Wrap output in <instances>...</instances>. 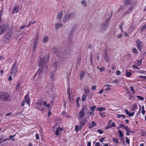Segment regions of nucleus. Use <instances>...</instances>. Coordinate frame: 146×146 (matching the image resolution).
Returning a JSON list of instances; mask_svg holds the SVG:
<instances>
[{"mask_svg":"<svg viewBox=\"0 0 146 146\" xmlns=\"http://www.w3.org/2000/svg\"><path fill=\"white\" fill-rule=\"evenodd\" d=\"M105 113L104 112L102 113L101 112H100V115L103 117H105L106 116V115H105L104 114Z\"/></svg>","mask_w":146,"mask_h":146,"instance_id":"nucleus-37","label":"nucleus"},{"mask_svg":"<svg viewBox=\"0 0 146 146\" xmlns=\"http://www.w3.org/2000/svg\"><path fill=\"white\" fill-rule=\"evenodd\" d=\"M125 8V7L123 5H122L119 8V9L118 10V11H120L121 10Z\"/></svg>","mask_w":146,"mask_h":146,"instance_id":"nucleus-39","label":"nucleus"},{"mask_svg":"<svg viewBox=\"0 0 146 146\" xmlns=\"http://www.w3.org/2000/svg\"><path fill=\"white\" fill-rule=\"evenodd\" d=\"M112 140L114 142L117 143L118 142L117 139L115 137H114L112 138Z\"/></svg>","mask_w":146,"mask_h":146,"instance_id":"nucleus-30","label":"nucleus"},{"mask_svg":"<svg viewBox=\"0 0 146 146\" xmlns=\"http://www.w3.org/2000/svg\"><path fill=\"white\" fill-rule=\"evenodd\" d=\"M98 132L100 134H102L103 133V131L101 129H98Z\"/></svg>","mask_w":146,"mask_h":146,"instance_id":"nucleus-47","label":"nucleus"},{"mask_svg":"<svg viewBox=\"0 0 146 146\" xmlns=\"http://www.w3.org/2000/svg\"><path fill=\"white\" fill-rule=\"evenodd\" d=\"M90 89H86L85 90V93L86 94L88 93H90Z\"/></svg>","mask_w":146,"mask_h":146,"instance_id":"nucleus-53","label":"nucleus"},{"mask_svg":"<svg viewBox=\"0 0 146 146\" xmlns=\"http://www.w3.org/2000/svg\"><path fill=\"white\" fill-rule=\"evenodd\" d=\"M80 100V98H77L76 100V103L77 106H79V101Z\"/></svg>","mask_w":146,"mask_h":146,"instance_id":"nucleus-31","label":"nucleus"},{"mask_svg":"<svg viewBox=\"0 0 146 146\" xmlns=\"http://www.w3.org/2000/svg\"><path fill=\"white\" fill-rule=\"evenodd\" d=\"M76 14L75 13H67L65 14L63 18L62 22L65 23L67 22L69 20L73 19L75 17Z\"/></svg>","mask_w":146,"mask_h":146,"instance_id":"nucleus-2","label":"nucleus"},{"mask_svg":"<svg viewBox=\"0 0 146 146\" xmlns=\"http://www.w3.org/2000/svg\"><path fill=\"white\" fill-rule=\"evenodd\" d=\"M17 62L16 61L13 64L11 69V70L10 72V74L11 75L14 76L15 75L17 71Z\"/></svg>","mask_w":146,"mask_h":146,"instance_id":"nucleus-5","label":"nucleus"},{"mask_svg":"<svg viewBox=\"0 0 146 146\" xmlns=\"http://www.w3.org/2000/svg\"><path fill=\"white\" fill-rule=\"evenodd\" d=\"M10 99L11 96L7 93H3L0 95V101H9Z\"/></svg>","mask_w":146,"mask_h":146,"instance_id":"nucleus-4","label":"nucleus"},{"mask_svg":"<svg viewBox=\"0 0 146 146\" xmlns=\"http://www.w3.org/2000/svg\"><path fill=\"white\" fill-rule=\"evenodd\" d=\"M118 131L119 134L120 136H123V134L122 133V132L120 130H118Z\"/></svg>","mask_w":146,"mask_h":146,"instance_id":"nucleus-49","label":"nucleus"},{"mask_svg":"<svg viewBox=\"0 0 146 146\" xmlns=\"http://www.w3.org/2000/svg\"><path fill=\"white\" fill-rule=\"evenodd\" d=\"M96 108V106H91L90 108V110L92 111H94L95 109Z\"/></svg>","mask_w":146,"mask_h":146,"instance_id":"nucleus-28","label":"nucleus"},{"mask_svg":"<svg viewBox=\"0 0 146 146\" xmlns=\"http://www.w3.org/2000/svg\"><path fill=\"white\" fill-rule=\"evenodd\" d=\"M49 39V38L47 36H45L43 38V42L44 43L47 42Z\"/></svg>","mask_w":146,"mask_h":146,"instance_id":"nucleus-19","label":"nucleus"},{"mask_svg":"<svg viewBox=\"0 0 146 146\" xmlns=\"http://www.w3.org/2000/svg\"><path fill=\"white\" fill-rule=\"evenodd\" d=\"M63 15V12L62 11H61L58 13L57 16V17L59 20H60L61 19Z\"/></svg>","mask_w":146,"mask_h":146,"instance_id":"nucleus-15","label":"nucleus"},{"mask_svg":"<svg viewBox=\"0 0 146 146\" xmlns=\"http://www.w3.org/2000/svg\"><path fill=\"white\" fill-rule=\"evenodd\" d=\"M133 3L132 0H125L124 4L125 5H130Z\"/></svg>","mask_w":146,"mask_h":146,"instance_id":"nucleus-14","label":"nucleus"},{"mask_svg":"<svg viewBox=\"0 0 146 146\" xmlns=\"http://www.w3.org/2000/svg\"><path fill=\"white\" fill-rule=\"evenodd\" d=\"M136 42L137 43L136 46L138 49L140 51L141 50L143 47V43L139 40H137Z\"/></svg>","mask_w":146,"mask_h":146,"instance_id":"nucleus-9","label":"nucleus"},{"mask_svg":"<svg viewBox=\"0 0 146 146\" xmlns=\"http://www.w3.org/2000/svg\"><path fill=\"white\" fill-rule=\"evenodd\" d=\"M133 51L135 54L137 53V50L135 48H134L133 49Z\"/></svg>","mask_w":146,"mask_h":146,"instance_id":"nucleus-51","label":"nucleus"},{"mask_svg":"<svg viewBox=\"0 0 146 146\" xmlns=\"http://www.w3.org/2000/svg\"><path fill=\"white\" fill-rule=\"evenodd\" d=\"M88 108L85 106H83L82 109L80 111L78 115V119L81 120L85 114L87 112Z\"/></svg>","mask_w":146,"mask_h":146,"instance_id":"nucleus-3","label":"nucleus"},{"mask_svg":"<svg viewBox=\"0 0 146 146\" xmlns=\"http://www.w3.org/2000/svg\"><path fill=\"white\" fill-rule=\"evenodd\" d=\"M57 58L60 61H62L63 60L65 57L66 54L64 52L58 51L56 54Z\"/></svg>","mask_w":146,"mask_h":146,"instance_id":"nucleus-6","label":"nucleus"},{"mask_svg":"<svg viewBox=\"0 0 146 146\" xmlns=\"http://www.w3.org/2000/svg\"><path fill=\"white\" fill-rule=\"evenodd\" d=\"M25 102L26 101L25 100L23 101L21 103V106H23L25 105Z\"/></svg>","mask_w":146,"mask_h":146,"instance_id":"nucleus-60","label":"nucleus"},{"mask_svg":"<svg viewBox=\"0 0 146 146\" xmlns=\"http://www.w3.org/2000/svg\"><path fill=\"white\" fill-rule=\"evenodd\" d=\"M122 34L120 33L118 35L117 37L119 38H121L122 36Z\"/></svg>","mask_w":146,"mask_h":146,"instance_id":"nucleus-54","label":"nucleus"},{"mask_svg":"<svg viewBox=\"0 0 146 146\" xmlns=\"http://www.w3.org/2000/svg\"><path fill=\"white\" fill-rule=\"evenodd\" d=\"M36 109L40 111H43V108L42 107V103L40 100L38 101L36 105Z\"/></svg>","mask_w":146,"mask_h":146,"instance_id":"nucleus-7","label":"nucleus"},{"mask_svg":"<svg viewBox=\"0 0 146 146\" xmlns=\"http://www.w3.org/2000/svg\"><path fill=\"white\" fill-rule=\"evenodd\" d=\"M126 76L127 77H130L131 75V73L129 72H127L126 73Z\"/></svg>","mask_w":146,"mask_h":146,"instance_id":"nucleus-33","label":"nucleus"},{"mask_svg":"<svg viewBox=\"0 0 146 146\" xmlns=\"http://www.w3.org/2000/svg\"><path fill=\"white\" fill-rule=\"evenodd\" d=\"M62 129L60 128V127H59L56 129L55 131V134L56 135H58L60 134L59 131H62Z\"/></svg>","mask_w":146,"mask_h":146,"instance_id":"nucleus-13","label":"nucleus"},{"mask_svg":"<svg viewBox=\"0 0 146 146\" xmlns=\"http://www.w3.org/2000/svg\"><path fill=\"white\" fill-rule=\"evenodd\" d=\"M126 131H129V128L127 126H125L124 128Z\"/></svg>","mask_w":146,"mask_h":146,"instance_id":"nucleus-48","label":"nucleus"},{"mask_svg":"<svg viewBox=\"0 0 146 146\" xmlns=\"http://www.w3.org/2000/svg\"><path fill=\"white\" fill-rule=\"evenodd\" d=\"M87 122V120L86 118L80 121V128L81 130L82 128L86 124Z\"/></svg>","mask_w":146,"mask_h":146,"instance_id":"nucleus-11","label":"nucleus"},{"mask_svg":"<svg viewBox=\"0 0 146 146\" xmlns=\"http://www.w3.org/2000/svg\"><path fill=\"white\" fill-rule=\"evenodd\" d=\"M121 72L120 71L117 70L116 72V74L117 75H119L120 74Z\"/></svg>","mask_w":146,"mask_h":146,"instance_id":"nucleus-61","label":"nucleus"},{"mask_svg":"<svg viewBox=\"0 0 146 146\" xmlns=\"http://www.w3.org/2000/svg\"><path fill=\"white\" fill-rule=\"evenodd\" d=\"M80 129V126H79L78 125H76L75 126V130L76 131H78L79 129Z\"/></svg>","mask_w":146,"mask_h":146,"instance_id":"nucleus-29","label":"nucleus"},{"mask_svg":"<svg viewBox=\"0 0 146 146\" xmlns=\"http://www.w3.org/2000/svg\"><path fill=\"white\" fill-rule=\"evenodd\" d=\"M137 97L139 100H144V98L142 96H137Z\"/></svg>","mask_w":146,"mask_h":146,"instance_id":"nucleus-34","label":"nucleus"},{"mask_svg":"<svg viewBox=\"0 0 146 146\" xmlns=\"http://www.w3.org/2000/svg\"><path fill=\"white\" fill-rule=\"evenodd\" d=\"M108 49L106 48L104 50V55H107Z\"/></svg>","mask_w":146,"mask_h":146,"instance_id":"nucleus-50","label":"nucleus"},{"mask_svg":"<svg viewBox=\"0 0 146 146\" xmlns=\"http://www.w3.org/2000/svg\"><path fill=\"white\" fill-rule=\"evenodd\" d=\"M20 82H19L18 83V84L17 85L16 88L17 89L19 90L20 88Z\"/></svg>","mask_w":146,"mask_h":146,"instance_id":"nucleus-42","label":"nucleus"},{"mask_svg":"<svg viewBox=\"0 0 146 146\" xmlns=\"http://www.w3.org/2000/svg\"><path fill=\"white\" fill-rule=\"evenodd\" d=\"M86 95H83L82 98V101H85L86 99Z\"/></svg>","mask_w":146,"mask_h":146,"instance_id":"nucleus-25","label":"nucleus"},{"mask_svg":"<svg viewBox=\"0 0 146 146\" xmlns=\"http://www.w3.org/2000/svg\"><path fill=\"white\" fill-rule=\"evenodd\" d=\"M136 62L137 63L136 64L138 66H140L142 63V60H137Z\"/></svg>","mask_w":146,"mask_h":146,"instance_id":"nucleus-27","label":"nucleus"},{"mask_svg":"<svg viewBox=\"0 0 146 146\" xmlns=\"http://www.w3.org/2000/svg\"><path fill=\"white\" fill-rule=\"evenodd\" d=\"M90 60L91 61V62L92 63V53L91 52L90 54Z\"/></svg>","mask_w":146,"mask_h":146,"instance_id":"nucleus-43","label":"nucleus"},{"mask_svg":"<svg viewBox=\"0 0 146 146\" xmlns=\"http://www.w3.org/2000/svg\"><path fill=\"white\" fill-rule=\"evenodd\" d=\"M37 46V44H33V51H35L36 50V47Z\"/></svg>","mask_w":146,"mask_h":146,"instance_id":"nucleus-40","label":"nucleus"},{"mask_svg":"<svg viewBox=\"0 0 146 146\" xmlns=\"http://www.w3.org/2000/svg\"><path fill=\"white\" fill-rule=\"evenodd\" d=\"M8 29V27L5 24L1 26L0 27V35H2Z\"/></svg>","mask_w":146,"mask_h":146,"instance_id":"nucleus-8","label":"nucleus"},{"mask_svg":"<svg viewBox=\"0 0 146 146\" xmlns=\"http://www.w3.org/2000/svg\"><path fill=\"white\" fill-rule=\"evenodd\" d=\"M25 99L26 100H28V99H30V98H29V96L28 94H27L25 96Z\"/></svg>","mask_w":146,"mask_h":146,"instance_id":"nucleus-44","label":"nucleus"},{"mask_svg":"<svg viewBox=\"0 0 146 146\" xmlns=\"http://www.w3.org/2000/svg\"><path fill=\"white\" fill-rule=\"evenodd\" d=\"M119 27L120 28V29L121 30V32H123V29H122V24L121 23L120 25H119Z\"/></svg>","mask_w":146,"mask_h":146,"instance_id":"nucleus-57","label":"nucleus"},{"mask_svg":"<svg viewBox=\"0 0 146 146\" xmlns=\"http://www.w3.org/2000/svg\"><path fill=\"white\" fill-rule=\"evenodd\" d=\"M109 125L110 126V127H115V124L114 122H112V123H111V124Z\"/></svg>","mask_w":146,"mask_h":146,"instance_id":"nucleus-36","label":"nucleus"},{"mask_svg":"<svg viewBox=\"0 0 146 146\" xmlns=\"http://www.w3.org/2000/svg\"><path fill=\"white\" fill-rule=\"evenodd\" d=\"M18 7L17 6L14 7L13 11L12 12V14L17 13H18Z\"/></svg>","mask_w":146,"mask_h":146,"instance_id":"nucleus-16","label":"nucleus"},{"mask_svg":"<svg viewBox=\"0 0 146 146\" xmlns=\"http://www.w3.org/2000/svg\"><path fill=\"white\" fill-rule=\"evenodd\" d=\"M81 4L82 5H83L84 7H86L87 6V3L86 2L84 1L83 0L81 2Z\"/></svg>","mask_w":146,"mask_h":146,"instance_id":"nucleus-23","label":"nucleus"},{"mask_svg":"<svg viewBox=\"0 0 146 146\" xmlns=\"http://www.w3.org/2000/svg\"><path fill=\"white\" fill-rule=\"evenodd\" d=\"M104 57L106 61L107 62H108L110 60V59L109 56L108 55H104Z\"/></svg>","mask_w":146,"mask_h":146,"instance_id":"nucleus-22","label":"nucleus"},{"mask_svg":"<svg viewBox=\"0 0 146 146\" xmlns=\"http://www.w3.org/2000/svg\"><path fill=\"white\" fill-rule=\"evenodd\" d=\"M134 114H135V113L134 112H132V113H129V114L128 115L130 116H132Z\"/></svg>","mask_w":146,"mask_h":146,"instance_id":"nucleus-45","label":"nucleus"},{"mask_svg":"<svg viewBox=\"0 0 146 146\" xmlns=\"http://www.w3.org/2000/svg\"><path fill=\"white\" fill-rule=\"evenodd\" d=\"M106 110V108H105L103 107H101L99 108H96V110L98 111H104Z\"/></svg>","mask_w":146,"mask_h":146,"instance_id":"nucleus-21","label":"nucleus"},{"mask_svg":"<svg viewBox=\"0 0 146 146\" xmlns=\"http://www.w3.org/2000/svg\"><path fill=\"white\" fill-rule=\"evenodd\" d=\"M62 26L63 24L61 23H56L55 25V28L56 29H58Z\"/></svg>","mask_w":146,"mask_h":146,"instance_id":"nucleus-17","label":"nucleus"},{"mask_svg":"<svg viewBox=\"0 0 146 146\" xmlns=\"http://www.w3.org/2000/svg\"><path fill=\"white\" fill-rule=\"evenodd\" d=\"M133 9V8L132 7V6H131L129 8V9L128 10H127V12H128V13H130Z\"/></svg>","mask_w":146,"mask_h":146,"instance_id":"nucleus-38","label":"nucleus"},{"mask_svg":"<svg viewBox=\"0 0 146 146\" xmlns=\"http://www.w3.org/2000/svg\"><path fill=\"white\" fill-rule=\"evenodd\" d=\"M132 67L134 69H139V68H138V67L135 66V65H133L132 66Z\"/></svg>","mask_w":146,"mask_h":146,"instance_id":"nucleus-55","label":"nucleus"},{"mask_svg":"<svg viewBox=\"0 0 146 146\" xmlns=\"http://www.w3.org/2000/svg\"><path fill=\"white\" fill-rule=\"evenodd\" d=\"M36 139H39V135L38 134H36Z\"/></svg>","mask_w":146,"mask_h":146,"instance_id":"nucleus-63","label":"nucleus"},{"mask_svg":"<svg viewBox=\"0 0 146 146\" xmlns=\"http://www.w3.org/2000/svg\"><path fill=\"white\" fill-rule=\"evenodd\" d=\"M137 105L136 104H134L132 107L131 109L133 110H135L137 109Z\"/></svg>","mask_w":146,"mask_h":146,"instance_id":"nucleus-24","label":"nucleus"},{"mask_svg":"<svg viewBox=\"0 0 146 146\" xmlns=\"http://www.w3.org/2000/svg\"><path fill=\"white\" fill-rule=\"evenodd\" d=\"M30 102V99H28L26 100V102L27 104L29 105V106H30V104H29Z\"/></svg>","mask_w":146,"mask_h":146,"instance_id":"nucleus-46","label":"nucleus"},{"mask_svg":"<svg viewBox=\"0 0 146 146\" xmlns=\"http://www.w3.org/2000/svg\"><path fill=\"white\" fill-rule=\"evenodd\" d=\"M43 104L45 106L47 107H48L50 106L49 104H47V102L46 101L44 102Z\"/></svg>","mask_w":146,"mask_h":146,"instance_id":"nucleus-32","label":"nucleus"},{"mask_svg":"<svg viewBox=\"0 0 146 146\" xmlns=\"http://www.w3.org/2000/svg\"><path fill=\"white\" fill-rule=\"evenodd\" d=\"M97 68L99 69L101 72H103L105 70V69L104 67L99 68L98 66H97Z\"/></svg>","mask_w":146,"mask_h":146,"instance_id":"nucleus-35","label":"nucleus"},{"mask_svg":"<svg viewBox=\"0 0 146 146\" xmlns=\"http://www.w3.org/2000/svg\"><path fill=\"white\" fill-rule=\"evenodd\" d=\"M146 28V24L143 26V27L141 28L142 31H143V30H144Z\"/></svg>","mask_w":146,"mask_h":146,"instance_id":"nucleus-52","label":"nucleus"},{"mask_svg":"<svg viewBox=\"0 0 146 146\" xmlns=\"http://www.w3.org/2000/svg\"><path fill=\"white\" fill-rule=\"evenodd\" d=\"M140 78H142L143 79H146V76H139Z\"/></svg>","mask_w":146,"mask_h":146,"instance_id":"nucleus-58","label":"nucleus"},{"mask_svg":"<svg viewBox=\"0 0 146 146\" xmlns=\"http://www.w3.org/2000/svg\"><path fill=\"white\" fill-rule=\"evenodd\" d=\"M95 146H100V143L98 142L96 143Z\"/></svg>","mask_w":146,"mask_h":146,"instance_id":"nucleus-64","label":"nucleus"},{"mask_svg":"<svg viewBox=\"0 0 146 146\" xmlns=\"http://www.w3.org/2000/svg\"><path fill=\"white\" fill-rule=\"evenodd\" d=\"M96 86L95 85H93L92 87V90H94L96 89Z\"/></svg>","mask_w":146,"mask_h":146,"instance_id":"nucleus-59","label":"nucleus"},{"mask_svg":"<svg viewBox=\"0 0 146 146\" xmlns=\"http://www.w3.org/2000/svg\"><path fill=\"white\" fill-rule=\"evenodd\" d=\"M108 26V25L106 22L104 23L101 26L100 28L101 31H105L106 29Z\"/></svg>","mask_w":146,"mask_h":146,"instance_id":"nucleus-12","label":"nucleus"},{"mask_svg":"<svg viewBox=\"0 0 146 146\" xmlns=\"http://www.w3.org/2000/svg\"><path fill=\"white\" fill-rule=\"evenodd\" d=\"M58 64V62H55L54 63V66L56 69L57 68Z\"/></svg>","mask_w":146,"mask_h":146,"instance_id":"nucleus-26","label":"nucleus"},{"mask_svg":"<svg viewBox=\"0 0 146 146\" xmlns=\"http://www.w3.org/2000/svg\"><path fill=\"white\" fill-rule=\"evenodd\" d=\"M85 75V72L84 71H82L81 72L80 76V78L81 79H82Z\"/></svg>","mask_w":146,"mask_h":146,"instance_id":"nucleus-20","label":"nucleus"},{"mask_svg":"<svg viewBox=\"0 0 146 146\" xmlns=\"http://www.w3.org/2000/svg\"><path fill=\"white\" fill-rule=\"evenodd\" d=\"M136 25L135 23L133 22L131 23L130 26L128 29V31L130 33L132 32L136 28Z\"/></svg>","mask_w":146,"mask_h":146,"instance_id":"nucleus-10","label":"nucleus"},{"mask_svg":"<svg viewBox=\"0 0 146 146\" xmlns=\"http://www.w3.org/2000/svg\"><path fill=\"white\" fill-rule=\"evenodd\" d=\"M125 139H126V142L128 143L129 144V139H128L127 137H125Z\"/></svg>","mask_w":146,"mask_h":146,"instance_id":"nucleus-56","label":"nucleus"},{"mask_svg":"<svg viewBox=\"0 0 146 146\" xmlns=\"http://www.w3.org/2000/svg\"><path fill=\"white\" fill-rule=\"evenodd\" d=\"M48 60V56H45L40 58L38 62L39 69L37 71L38 76L41 77L46 72L45 70L48 68L47 63Z\"/></svg>","mask_w":146,"mask_h":146,"instance_id":"nucleus-1","label":"nucleus"},{"mask_svg":"<svg viewBox=\"0 0 146 146\" xmlns=\"http://www.w3.org/2000/svg\"><path fill=\"white\" fill-rule=\"evenodd\" d=\"M81 58H78L77 59L78 64H79L80 63V61L81 60Z\"/></svg>","mask_w":146,"mask_h":146,"instance_id":"nucleus-62","label":"nucleus"},{"mask_svg":"<svg viewBox=\"0 0 146 146\" xmlns=\"http://www.w3.org/2000/svg\"><path fill=\"white\" fill-rule=\"evenodd\" d=\"M96 122L94 121H93L92 122L91 124L89 126V128L90 129L92 128L94 126H96Z\"/></svg>","mask_w":146,"mask_h":146,"instance_id":"nucleus-18","label":"nucleus"},{"mask_svg":"<svg viewBox=\"0 0 146 146\" xmlns=\"http://www.w3.org/2000/svg\"><path fill=\"white\" fill-rule=\"evenodd\" d=\"M69 88H68L67 90V93L68 94V98L69 99V100H70V94L69 93Z\"/></svg>","mask_w":146,"mask_h":146,"instance_id":"nucleus-41","label":"nucleus"}]
</instances>
